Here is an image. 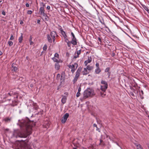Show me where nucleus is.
Masks as SVG:
<instances>
[{
	"label": "nucleus",
	"mask_w": 149,
	"mask_h": 149,
	"mask_svg": "<svg viewBox=\"0 0 149 149\" xmlns=\"http://www.w3.org/2000/svg\"><path fill=\"white\" fill-rule=\"evenodd\" d=\"M81 91V86H80L78 88V92H80Z\"/></svg>",
	"instance_id": "obj_39"
},
{
	"label": "nucleus",
	"mask_w": 149,
	"mask_h": 149,
	"mask_svg": "<svg viewBox=\"0 0 149 149\" xmlns=\"http://www.w3.org/2000/svg\"><path fill=\"white\" fill-rule=\"evenodd\" d=\"M107 87L108 84L107 82L104 81H103V93L105 91Z\"/></svg>",
	"instance_id": "obj_9"
},
{
	"label": "nucleus",
	"mask_w": 149,
	"mask_h": 149,
	"mask_svg": "<svg viewBox=\"0 0 149 149\" xmlns=\"http://www.w3.org/2000/svg\"><path fill=\"white\" fill-rule=\"evenodd\" d=\"M50 35L51 36L52 39H53V41L55 40V36L56 35V32L54 31H52L51 32Z\"/></svg>",
	"instance_id": "obj_8"
},
{
	"label": "nucleus",
	"mask_w": 149,
	"mask_h": 149,
	"mask_svg": "<svg viewBox=\"0 0 149 149\" xmlns=\"http://www.w3.org/2000/svg\"><path fill=\"white\" fill-rule=\"evenodd\" d=\"M47 38L48 41L50 42H52V37L50 34H48L47 35Z\"/></svg>",
	"instance_id": "obj_20"
},
{
	"label": "nucleus",
	"mask_w": 149,
	"mask_h": 149,
	"mask_svg": "<svg viewBox=\"0 0 149 149\" xmlns=\"http://www.w3.org/2000/svg\"><path fill=\"white\" fill-rule=\"evenodd\" d=\"M71 35L73 37L72 38H76L75 37V36L74 34L72 32L71 33Z\"/></svg>",
	"instance_id": "obj_38"
},
{
	"label": "nucleus",
	"mask_w": 149,
	"mask_h": 149,
	"mask_svg": "<svg viewBox=\"0 0 149 149\" xmlns=\"http://www.w3.org/2000/svg\"><path fill=\"white\" fill-rule=\"evenodd\" d=\"M32 122H25L21 125L22 127L24 130V133L19 130L15 131L13 133V136L16 138L18 137L25 138L27 137V134L31 133V130L33 125H31Z\"/></svg>",
	"instance_id": "obj_1"
},
{
	"label": "nucleus",
	"mask_w": 149,
	"mask_h": 149,
	"mask_svg": "<svg viewBox=\"0 0 149 149\" xmlns=\"http://www.w3.org/2000/svg\"><path fill=\"white\" fill-rule=\"evenodd\" d=\"M94 91L93 89L90 88H87L84 92L83 97L86 99L90 97H92L94 95Z\"/></svg>",
	"instance_id": "obj_3"
},
{
	"label": "nucleus",
	"mask_w": 149,
	"mask_h": 149,
	"mask_svg": "<svg viewBox=\"0 0 149 149\" xmlns=\"http://www.w3.org/2000/svg\"><path fill=\"white\" fill-rule=\"evenodd\" d=\"M33 107L34 109H35V110H37L38 108V107L36 105L34 104L33 105Z\"/></svg>",
	"instance_id": "obj_32"
},
{
	"label": "nucleus",
	"mask_w": 149,
	"mask_h": 149,
	"mask_svg": "<svg viewBox=\"0 0 149 149\" xmlns=\"http://www.w3.org/2000/svg\"><path fill=\"white\" fill-rule=\"evenodd\" d=\"M142 7H143V8L145 10H146L148 12V11L149 10L148 9V8L147 7H146V6L144 5H143L142 6Z\"/></svg>",
	"instance_id": "obj_26"
},
{
	"label": "nucleus",
	"mask_w": 149,
	"mask_h": 149,
	"mask_svg": "<svg viewBox=\"0 0 149 149\" xmlns=\"http://www.w3.org/2000/svg\"><path fill=\"white\" fill-rule=\"evenodd\" d=\"M55 68L57 70H58L59 69L60 65L58 63H55Z\"/></svg>",
	"instance_id": "obj_21"
},
{
	"label": "nucleus",
	"mask_w": 149,
	"mask_h": 149,
	"mask_svg": "<svg viewBox=\"0 0 149 149\" xmlns=\"http://www.w3.org/2000/svg\"><path fill=\"white\" fill-rule=\"evenodd\" d=\"M141 97L142 99L143 98V97L141 96Z\"/></svg>",
	"instance_id": "obj_60"
},
{
	"label": "nucleus",
	"mask_w": 149,
	"mask_h": 149,
	"mask_svg": "<svg viewBox=\"0 0 149 149\" xmlns=\"http://www.w3.org/2000/svg\"><path fill=\"white\" fill-rule=\"evenodd\" d=\"M40 20L38 19V20H37V23H38V24H40Z\"/></svg>",
	"instance_id": "obj_47"
},
{
	"label": "nucleus",
	"mask_w": 149,
	"mask_h": 149,
	"mask_svg": "<svg viewBox=\"0 0 149 149\" xmlns=\"http://www.w3.org/2000/svg\"><path fill=\"white\" fill-rule=\"evenodd\" d=\"M81 50H79L77 52V56H74V58H75L79 57V55L80 54Z\"/></svg>",
	"instance_id": "obj_23"
},
{
	"label": "nucleus",
	"mask_w": 149,
	"mask_h": 149,
	"mask_svg": "<svg viewBox=\"0 0 149 149\" xmlns=\"http://www.w3.org/2000/svg\"><path fill=\"white\" fill-rule=\"evenodd\" d=\"M23 23V22L22 21H21L20 22V24H22Z\"/></svg>",
	"instance_id": "obj_50"
},
{
	"label": "nucleus",
	"mask_w": 149,
	"mask_h": 149,
	"mask_svg": "<svg viewBox=\"0 0 149 149\" xmlns=\"http://www.w3.org/2000/svg\"><path fill=\"white\" fill-rule=\"evenodd\" d=\"M15 64L14 63H13L12 65V68H13L12 70L15 72H16L17 70V68Z\"/></svg>",
	"instance_id": "obj_14"
},
{
	"label": "nucleus",
	"mask_w": 149,
	"mask_h": 149,
	"mask_svg": "<svg viewBox=\"0 0 149 149\" xmlns=\"http://www.w3.org/2000/svg\"><path fill=\"white\" fill-rule=\"evenodd\" d=\"M86 68L87 69V70H91L93 69V67L92 66L88 65L87 66Z\"/></svg>",
	"instance_id": "obj_25"
},
{
	"label": "nucleus",
	"mask_w": 149,
	"mask_h": 149,
	"mask_svg": "<svg viewBox=\"0 0 149 149\" xmlns=\"http://www.w3.org/2000/svg\"><path fill=\"white\" fill-rule=\"evenodd\" d=\"M30 86L31 87H32L33 86V85L32 84H31L30 85Z\"/></svg>",
	"instance_id": "obj_53"
},
{
	"label": "nucleus",
	"mask_w": 149,
	"mask_h": 149,
	"mask_svg": "<svg viewBox=\"0 0 149 149\" xmlns=\"http://www.w3.org/2000/svg\"><path fill=\"white\" fill-rule=\"evenodd\" d=\"M101 89L102 91V86H101Z\"/></svg>",
	"instance_id": "obj_55"
},
{
	"label": "nucleus",
	"mask_w": 149,
	"mask_h": 149,
	"mask_svg": "<svg viewBox=\"0 0 149 149\" xmlns=\"http://www.w3.org/2000/svg\"><path fill=\"white\" fill-rule=\"evenodd\" d=\"M18 149H31L30 143L27 140L21 141L18 143Z\"/></svg>",
	"instance_id": "obj_2"
},
{
	"label": "nucleus",
	"mask_w": 149,
	"mask_h": 149,
	"mask_svg": "<svg viewBox=\"0 0 149 149\" xmlns=\"http://www.w3.org/2000/svg\"><path fill=\"white\" fill-rule=\"evenodd\" d=\"M80 95H81L80 93V92H77V94H76V97H78L80 96Z\"/></svg>",
	"instance_id": "obj_33"
},
{
	"label": "nucleus",
	"mask_w": 149,
	"mask_h": 149,
	"mask_svg": "<svg viewBox=\"0 0 149 149\" xmlns=\"http://www.w3.org/2000/svg\"><path fill=\"white\" fill-rule=\"evenodd\" d=\"M47 45L45 44L44 45V46L43 48V49L44 50L46 51L47 50Z\"/></svg>",
	"instance_id": "obj_29"
},
{
	"label": "nucleus",
	"mask_w": 149,
	"mask_h": 149,
	"mask_svg": "<svg viewBox=\"0 0 149 149\" xmlns=\"http://www.w3.org/2000/svg\"><path fill=\"white\" fill-rule=\"evenodd\" d=\"M73 149H76V148H74Z\"/></svg>",
	"instance_id": "obj_64"
},
{
	"label": "nucleus",
	"mask_w": 149,
	"mask_h": 149,
	"mask_svg": "<svg viewBox=\"0 0 149 149\" xmlns=\"http://www.w3.org/2000/svg\"><path fill=\"white\" fill-rule=\"evenodd\" d=\"M2 54V52L1 51H0V56Z\"/></svg>",
	"instance_id": "obj_54"
},
{
	"label": "nucleus",
	"mask_w": 149,
	"mask_h": 149,
	"mask_svg": "<svg viewBox=\"0 0 149 149\" xmlns=\"http://www.w3.org/2000/svg\"><path fill=\"white\" fill-rule=\"evenodd\" d=\"M60 32L62 34V35L63 36V37L64 38H66V37H67V36L66 35V34L65 33V32L63 31L62 29V28H60Z\"/></svg>",
	"instance_id": "obj_13"
},
{
	"label": "nucleus",
	"mask_w": 149,
	"mask_h": 149,
	"mask_svg": "<svg viewBox=\"0 0 149 149\" xmlns=\"http://www.w3.org/2000/svg\"><path fill=\"white\" fill-rule=\"evenodd\" d=\"M26 6L27 7H29V4L28 3H26Z\"/></svg>",
	"instance_id": "obj_44"
},
{
	"label": "nucleus",
	"mask_w": 149,
	"mask_h": 149,
	"mask_svg": "<svg viewBox=\"0 0 149 149\" xmlns=\"http://www.w3.org/2000/svg\"><path fill=\"white\" fill-rule=\"evenodd\" d=\"M54 57L56 58H58L59 57V55L57 53H56L54 54Z\"/></svg>",
	"instance_id": "obj_34"
},
{
	"label": "nucleus",
	"mask_w": 149,
	"mask_h": 149,
	"mask_svg": "<svg viewBox=\"0 0 149 149\" xmlns=\"http://www.w3.org/2000/svg\"><path fill=\"white\" fill-rule=\"evenodd\" d=\"M62 61H61V60H58V61L57 63H59V62L61 63L62 62Z\"/></svg>",
	"instance_id": "obj_48"
},
{
	"label": "nucleus",
	"mask_w": 149,
	"mask_h": 149,
	"mask_svg": "<svg viewBox=\"0 0 149 149\" xmlns=\"http://www.w3.org/2000/svg\"><path fill=\"white\" fill-rule=\"evenodd\" d=\"M66 100H67V98L65 97V96H63L62 98L61 101L63 104H64L66 102Z\"/></svg>",
	"instance_id": "obj_18"
},
{
	"label": "nucleus",
	"mask_w": 149,
	"mask_h": 149,
	"mask_svg": "<svg viewBox=\"0 0 149 149\" xmlns=\"http://www.w3.org/2000/svg\"><path fill=\"white\" fill-rule=\"evenodd\" d=\"M70 42H67V45H68V46L69 47H70L71 45H70Z\"/></svg>",
	"instance_id": "obj_42"
},
{
	"label": "nucleus",
	"mask_w": 149,
	"mask_h": 149,
	"mask_svg": "<svg viewBox=\"0 0 149 149\" xmlns=\"http://www.w3.org/2000/svg\"><path fill=\"white\" fill-rule=\"evenodd\" d=\"M101 83L102 84V80L101 81Z\"/></svg>",
	"instance_id": "obj_61"
},
{
	"label": "nucleus",
	"mask_w": 149,
	"mask_h": 149,
	"mask_svg": "<svg viewBox=\"0 0 149 149\" xmlns=\"http://www.w3.org/2000/svg\"><path fill=\"white\" fill-rule=\"evenodd\" d=\"M98 131L99 132H100V130L99 129H98Z\"/></svg>",
	"instance_id": "obj_62"
},
{
	"label": "nucleus",
	"mask_w": 149,
	"mask_h": 149,
	"mask_svg": "<svg viewBox=\"0 0 149 149\" xmlns=\"http://www.w3.org/2000/svg\"><path fill=\"white\" fill-rule=\"evenodd\" d=\"M100 143H102V139H100Z\"/></svg>",
	"instance_id": "obj_56"
},
{
	"label": "nucleus",
	"mask_w": 149,
	"mask_h": 149,
	"mask_svg": "<svg viewBox=\"0 0 149 149\" xmlns=\"http://www.w3.org/2000/svg\"><path fill=\"white\" fill-rule=\"evenodd\" d=\"M2 0H0V3H1L2 2Z\"/></svg>",
	"instance_id": "obj_63"
},
{
	"label": "nucleus",
	"mask_w": 149,
	"mask_h": 149,
	"mask_svg": "<svg viewBox=\"0 0 149 149\" xmlns=\"http://www.w3.org/2000/svg\"><path fill=\"white\" fill-rule=\"evenodd\" d=\"M103 33L106 34L107 33L110 32V30L108 27H104L103 29Z\"/></svg>",
	"instance_id": "obj_10"
},
{
	"label": "nucleus",
	"mask_w": 149,
	"mask_h": 149,
	"mask_svg": "<svg viewBox=\"0 0 149 149\" xmlns=\"http://www.w3.org/2000/svg\"><path fill=\"white\" fill-rule=\"evenodd\" d=\"M32 13V11L31 10H28L27 12V13L28 14H31Z\"/></svg>",
	"instance_id": "obj_35"
},
{
	"label": "nucleus",
	"mask_w": 149,
	"mask_h": 149,
	"mask_svg": "<svg viewBox=\"0 0 149 149\" xmlns=\"http://www.w3.org/2000/svg\"><path fill=\"white\" fill-rule=\"evenodd\" d=\"M2 14L3 15H6V13H5V12L4 11H2Z\"/></svg>",
	"instance_id": "obj_40"
},
{
	"label": "nucleus",
	"mask_w": 149,
	"mask_h": 149,
	"mask_svg": "<svg viewBox=\"0 0 149 149\" xmlns=\"http://www.w3.org/2000/svg\"><path fill=\"white\" fill-rule=\"evenodd\" d=\"M92 59L91 58H88V60L84 62V63L85 65L86 66L87 65V64L91 62V61Z\"/></svg>",
	"instance_id": "obj_17"
},
{
	"label": "nucleus",
	"mask_w": 149,
	"mask_h": 149,
	"mask_svg": "<svg viewBox=\"0 0 149 149\" xmlns=\"http://www.w3.org/2000/svg\"><path fill=\"white\" fill-rule=\"evenodd\" d=\"M82 73L84 75H86L88 73L87 69L86 68H84V70L82 72Z\"/></svg>",
	"instance_id": "obj_16"
},
{
	"label": "nucleus",
	"mask_w": 149,
	"mask_h": 149,
	"mask_svg": "<svg viewBox=\"0 0 149 149\" xmlns=\"http://www.w3.org/2000/svg\"><path fill=\"white\" fill-rule=\"evenodd\" d=\"M79 77V76H77V75H75V76L74 78H77V79H78Z\"/></svg>",
	"instance_id": "obj_46"
},
{
	"label": "nucleus",
	"mask_w": 149,
	"mask_h": 149,
	"mask_svg": "<svg viewBox=\"0 0 149 149\" xmlns=\"http://www.w3.org/2000/svg\"><path fill=\"white\" fill-rule=\"evenodd\" d=\"M50 7L49 6H47V10H49L50 9Z\"/></svg>",
	"instance_id": "obj_43"
},
{
	"label": "nucleus",
	"mask_w": 149,
	"mask_h": 149,
	"mask_svg": "<svg viewBox=\"0 0 149 149\" xmlns=\"http://www.w3.org/2000/svg\"><path fill=\"white\" fill-rule=\"evenodd\" d=\"M101 71V70L99 68H96L95 70V72L96 74H99Z\"/></svg>",
	"instance_id": "obj_24"
},
{
	"label": "nucleus",
	"mask_w": 149,
	"mask_h": 149,
	"mask_svg": "<svg viewBox=\"0 0 149 149\" xmlns=\"http://www.w3.org/2000/svg\"><path fill=\"white\" fill-rule=\"evenodd\" d=\"M147 146L148 149H149V144Z\"/></svg>",
	"instance_id": "obj_57"
},
{
	"label": "nucleus",
	"mask_w": 149,
	"mask_h": 149,
	"mask_svg": "<svg viewBox=\"0 0 149 149\" xmlns=\"http://www.w3.org/2000/svg\"><path fill=\"white\" fill-rule=\"evenodd\" d=\"M67 37H66V38H64L65 39V41L66 42H70V41L67 38Z\"/></svg>",
	"instance_id": "obj_31"
},
{
	"label": "nucleus",
	"mask_w": 149,
	"mask_h": 149,
	"mask_svg": "<svg viewBox=\"0 0 149 149\" xmlns=\"http://www.w3.org/2000/svg\"><path fill=\"white\" fill-rule=\"evenodd\" d=\"M39 12L41 15H42L45 18L46 21H48L49 20V17L47 14L45 13L44 8L40 7L39 9Z\"/></svg>",
	"instance_id": "obj_4"
},
{
	"label": "nucleus",
	"mask_w": 149,
	"mask_h": 149,
	"mask_svg": "<svg viewBox=\"0 0 149 149\" xmlns=\"http://www.w3.org/2000/svg\"><path fill=\"white\" fill-rule=\"evenodd\" d=\"M52 59L54 62H56L57 63V62L58 61V60L57 58H55V57L53 58Z\"/></svg>",
	"instance_id": "obj_30"
},
{
	"label": "nucleus",
	"mask_w": 149,
	"mask_h": 149,
	"mask_svg": "<svg viewBox=\"0 0 149 149\" xmlns=\"http://www.w3.org/2000/svg\"><path fill=\"white\" fill-rule=\"evenodd\" d=\"M14 38L13 37V35H11L10 37V40H12L14 39Z\"/></svg>",
	"instance_id": "obj_36"
},
{
	"label": "nucleus",
	"mask_w": 149,
	"mask_h": 149,
	"mask_svg": "<svg viewBox=\"0 0 149 149\" xmlns=\"http://www.w3.org/2000/svg\"><path fill=\"white\" fill-rule=\"evenodd\" d=\"M8 43L10 46H11L13 44V42L11 41H9L8 42Z\"/></svg>",
	"instance_id": "obj_28"
},
{
	"label": "nucleus",
	"mask_w": 149,
	"mask_h": 149,
	"mask_svg": "<svg viewBox=\"0 0 149 149\" xmlns=\"http://www.w3.org/2000/svg\"><path fill=\"white\" fill-rule=\"evenodd\" d=\"M68 66L71 69V71L72 73H73L78 67V65L77 63H75L73 64L69 65Z\"/></svg>",
	"instance_id": "obj_5"
},
{
	"label": "nucleus",
	"mask_w": 149,
	"mask_h": 149,
	"mask_svg": "<svg viewBox=\"0 0 149 149\" xmlns=\"http://www.w3.org/2000/svg\"><path fill=\"white\" fill-rule=\"evenodd\" d=\"M21 36L19 38L18 40L19 42L21 43L22 42L23 40V34L22 33H21Z\"/></svg>",
	"instance_id": "obj_22"
},
{
	"label": "nucleus",
	"mask_w": 149,
	"mask_h": 149,
	"mask_svg": "<svg viewBox=\"0 0 149 149\" xmlns=\"http://www.w3.org/2000/svg\"><path fill=\"white\" fill-rule=\"evenodd\" d=\"M77 78H74L73 80V83H75L77 81Z\"/></svg>",
	"instance_id": "obj_37"
},
{
	"label": "nucleus",
	"mask_w": 149,
	"mask_h": 149,
	"mask_svg": "<svg viewBox=\"0 0 149 149\" xmlns=\"http://www.w3.org/2000/svg\"><path fill=\"white\" fill-rule=\"evenodd\" d=\"M134 144L136 146L137 149H143L142 147L140 144L136 143H135Z\"/></svg>",
	"instance_id": "obj_19"
},
{
	"label": "nucleus",
	"mask_w": 149,
	"mask_h": 149,
	"mask_svg": "<svg viewBox=\"0 0 149 149\" xmlns=\"http://www.w3.org/2000/svg\"><path fill=\"white\" fill-rule=\"evenodd\" d=\"M96 66L97 67L96 68H99V64L98 63H97L96 64Z\"/></svg>",
	"instance_id": "obj_41"
},
{
	"label": "nucleus",
	"mask_w": 149,
	"mask_h": 149,
	"mask_svg": "<svg viewBox=\"0 0 149 149\" xmlns=\"http://www.w3.org/2000/svg\"><path fill=\"white\" fill-rule=\"evenodd\" d=\"M108 27V24H107L105 23L104 22H103V29L104 27Z\"/></svg>",
	"instance_id": "obj_27"
},
{
	"label": "nucleus",
	"mask_w": 149,
	"mask_h": 149,
	"mask_svg": "<svg viewBox=\"0 0 149 149\" xmlns=\"http://www.w3.org/2000/svg\"><path fill=\"white\" fill-rule=\"evenodd\" d=\"M110 68L109 67L107 68L105 70V72L107 73V74L109 78V77L111 72H110Z\"/></svg>",
	"instance_id": "obj_11"
},
{
	"label": "nucleus",
	"mask_w": 149,
	"mask_h": 149,
	"mask_svg": "<svg viewBox=\"0 0 149 149\" xmlns=\"http://www.w3.org/2000/svg\"><path fill=\"white\" fill-rule=\"evenodd\" d=\"M42 7H43L44 8V7H45V4H44L43 3H42Z\"/></svg>",
	"instance_id": "obj_45"
},
{
	"label": "nucleus",
	"mask_w": 149,
	"mask_h": 149,
	"mask_svg": "<svg viewBox=\"0 0 149 149\" xmlns=\"http://www.w3.org/2000/svg\"><path fill=\"white\" fill-rule=\"evenodd\" d=\"M105 134V135H106V136L107 137H108V136H107L106 134Z\"/></svg>",
	"instance_id": "obj_59"
},
{
	"label": "nucleus",
	"mask_w": 149,
	"mask_h": 149,
	"mask_svg": "<svg viewBox=\"0 0 149 149\" xmlns=\"http://www.w3.org/2000/svg\"><path fill=\"white\" fill-rule=\"evenodd\" d=\"M8 94L10 96H12L13 95H16V98L18 97L17 93L15 91L14 89H12L10 90V92L8 93Z\"/></svg>",
	"instance_id": "obj_7"
},
{
	"label": "nucleus",
	"mask_w": 149,
	"mask_h": 149,
	"mask_svg": "<svg viewBox=\"0 0 149 149\" xmlns=\"http://www.w3.org/2000/svg\"><path fill=\"white\" fill-rule=\"evenodd\" d=\"M141 94L142 95H143V91H142V90H141Z\"/></svg>",
	"instance_id": "obj_51"
},
{
	"label": "nucleus",
	"mask_w": 149,
	"mask_h": 149,
	"mask_svg": "<svg viewBox=\"0 0 149 149\" xmlns=\"http://www.w3.org/2000/svg\"><path fill=\"white\" fill-rule=\"evenodd\" d=\"M33 44V42L32 41H30V45H32Z\"/></svg>",
	"instance_id": "obj_49"
},
{
	"label": "nucleus",
	"mask_w": 149,
	"mask_h": 149,
	"mask_svg": "<svg viewBox=\"0 0 149 149\" xmlns=\"http://www.w3.org/2000/svg\"><path fill=\"white\" fill-rule=\"evenodd\" d=\"M131 95L132 96H134V94L132 93L131 94Z\"/></svg>",
	"instance_id": "obj_58"
},
{
	"label": "nucleus",
	"mask_w": 149,
	"mask_h": 149,
	"mask_svg": "<svg viewBox=\"0 0 149 149\" xmlns=\"http://www.w3.org/2000/svg\"><path fill=\"white\" fill-rule=\"evenodd\" d=\"M70 42L74 45H77V42L76 38H72V40L70 41Z\"/></svg>",
	"instance_id": "obj_15"
},
{
	"label": "nucleus",
	"mask_w": 149,
	"mask_h": 149,
	"mask_svg": "<svg viewBox=\"0 0 149 149\" xmlns=\"http://www.w3.org/2000/svg\"><path fill=\"white\" fill-rule=\"evenodd\" d=\"M69 116V115L68 113H66L65 114L62 118V119L61 120V122L63 123H65L66 122L68 118V117Z\"/></svg>",
	"instance_id": "obj_6"
},
{
	"label": "nucleus",
	"mask_w": 149,
	"mask_h": 149,
	"mask_svg": "<svg viewBox=\"0 0 149 149\" xmlns=\"http://www.w3.org/2000/svg\"><path fill=\"white\" fill-rule=\"evenodd\" d=\"M82 68L81 67H79L78 69L77 70L76 73L75 75L77 76H79L80 73L81 71Z\"/></svg>",
	"instance_id": "obj_12"
},
{
	"label": "nucleus",
	"mask_w": 149,
	"mask_h": 149,
	"mask_svg": "<svg viewBox=\"0 0 149 149\" xmlns=\"http://www.w3.org/2000/svg\"><path fill=\"white\" fill-rule=\"evenodd\" d=\"M93 126H94V127H97V125H96V124H93Z\"/></svg>",
	"instance_id": "obj_52"
}]
</instances>
